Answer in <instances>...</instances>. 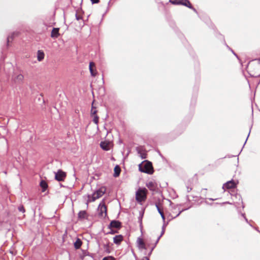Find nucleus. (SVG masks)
<instances>
[{
  "mask_svg": "<svg viewBox=\"0 0 260 260\" xmlns=\"http://www.w3.org/2000/svg\"><path fill=\"white\" fill-rule=\"evenodd\" d=\"M18 35V32H13L11 36H9L7 38V43H8L10 40H12L13 38L15 36Z\"/></svg>",
  "mask_w": 260,
  "mask_h": 260,
  "instance_id": "4be33fe9",
  "label": "nucleus"
},
{
  "mask_svg": "<svg viewBox=\"0 0 260 260\" xmlns=\"http://www.w3.org/2000/svg\"><path fill=\"white\" fill-rule=\"evenodd\" d=\"M165 227H166V224L164 223V225H162V229H164L165 230Z\"/></svg>",
  "mask_w": 260,
  "mask_h": 260,
  "instance_id": "4c0bfd02",
  "label": "nucleus"
},
{
  "mask_svg": "<svg viewBox=\"0 0 260 260\" xmlns=\"http://www.w3.org/2000/svg\"><path fill=\"white\" fill-rule=\"evenodd\" d=\"M121 172V169L118 166H116L114 168V177H117L119 176L120 173Z\"/></svg>",
  "mask_w": 260,
  "mask_h": 260,
  "instance_id": "f3484780",
  "label": "nucleus"
},
{
  "mask_svg": "<svg viewBox=\"0 0 260 260\" xmlns=\"http://www.w3.org/2000/svg\"><path fill=\"white\" fill-rule=\"evenodd\" d=\"M92 4H98L99 3L100 0H90Z\"/></svg>",
  "mask_w": 260,
  "mask_h": 260,
  "instance_id": "2f4dec72",
  "label": "nucleus"
},
{
  "mask_svg": "<svg viewBox=\"0 0 260 260\" xmlns=\"http://www.w3.org/2000/svg\"><path fill=\"white\" fill-rule=\"evenodd\" d=\"M182 0H170V2L173 4L180 5Z\"/></svg>",
  "mask_w": 260,
  "mask_h": 260,
  "instance_id": "5701e85b",
  "label": "nucleus"
},
{
  "mask_svg": "<svg viewBox=\"0 0 260 260\" xmlns=\"http://www.w3.org/2000/svg\"><path fill=\"white\" fill-rule=\"evenodd\" d=\"M110 1L109 2L108 5H110Z\"/></svg>",
  "mask_w": 260,
  "mask_h": 260,
  "instance_id": "c03bdc74",
  "label": "nucleus"
},
{
  "mask_svg": "<svg viewBox=\"0 0 260 260\" xmlns=\"http://www.w3.org/2000/svg\"><path fill=\"white\" fill-rule=\"evenodd\" d=\"M249 135H250V132L248 133V136H249ZM247 139H248V138H247L246 140H247ZM246 141H247V140H246ZM245 142H246V141H245ZM245 143H246V142H245Z\"/></svg>",
  "mask_w": 260,
  "mask_h": 260,
  "instance_id": "79ce46f5",
  "label": "nucleus"
},
{
  "mask_svg": "<svg viewBox=\"0 0 260 260\" xmlns=\"http://www.w3.org/2000/svg\"><path fill=\"white\" fill-rule=\"evenodd\" d=\"M44 53L42 50H38L37 52V58L38 61H42L44 58Z\"/></svg>",
  "mask_w": 260,
  "mask_h": 260,
  "instance_id": "4468645a",
  "label": "nucleus"
},
{
  "mask_svg": "<svg viewBox=\"0 0 260 260\" xmlns=\"http://www.w3.org/2000/svg\"><path fill=\"white\" fill-rule=\"evenodd\" d=\"M98 210L100 215L103 216L104 214L105 216H107V207L104 203L99 204Z\"/></svg>",
  "mask_w": 260,
  "mask_h": 260,
  "instance_id": "423d86ee",
  "label": "nucleus"
},
{
  "mask_svg": "<svg viewBox=\"0 0 260 260\" xmlns=\"http://www.w3.org/2000/svg\"><path fill=\"white\" fill-rule=\"evenodd\" d=\"M66 177V173L61 170H59L56 173H55V178L58 181H63Z\"/></svg>",
  "mask_w": 260,
  "mask_h": 260,
  "instance_id": "39448f33",
  "label": "nucleus"
},
{
  "mask_svg": "<svg viewBox=\"0 0 260 260\" xmlns=\"http://www.w3.org/2000/svg\"><path fill=\"white\" fill-rule=\"evenodd\" d=\"M139 170L141 172L148 174H152L153 173L152 163L147 160H145L139 165Z\"/></svg>",
  "mask_w": 260,
  "mask_h": 260,
  "instance_id": "f257e3e1",
  "label": "nucleus"
},
{
  "mask_svg": "<svg viewBox=\"0 0 260 260\" xmlns=\"http://www.w3.org/2000/svg\"><path fill=\"white\" fill-rule=\"evenodd\" d=\"M142 158H144L145 157L142 156Z\"/></svg>",
  "mask_w": 260,
  "mask_h": 260,
  "instance_id": "49530a36",
  "label": "nucleus"
},
{
  "mask_svg": "<svg viewBox=\"0 0 260 260\" xmlns=\"http://www.w3.org/2000/svg\"><path fill=\"white\" fill-rule=\"evenodd\" d=\"M93 121L95 124H98V122H99V117L96 115L94 116V117H93Z\"/></svg>",
  "mask_w": 260,
  "mask_h": 260,
  "instance_id": "a878e982",
  "label": "nucleus"
},
{
  "mask_svg": "<svg viewBox=\"0 0 260 260\" xmlns=\"http://www.w3.org/2000/svg\"><path fill=\"white\" fill-rule=\"evenodd\" d=\"M182 211H183V210H182V211H180V212H179V213H178V214H177V215L175 217H177L178 216H179V215H180V214Z\"/></svg>",
  "mask_w": 260,
  "mask_h": 260,
  "instance_id": "58836bf2",
  "label": "nucleus"
},
{
  "mask_svg": "<svg viewBox=\"0 0 260 260\" xmlns=\"http://www.w3.org/2000/svg\"><path fill=\"white\" fill-rule=\"evenodd\" d=\"M78 219L83 220L87 218V212L85 211H80L78 214Z\"/></svg>",
  "mask_w": 260,
  "mask_h": 260,
  "instance_id": "ddd939ff",
  "label": "nucleus"
},
{
  "mask_svg": "<svg viewBox=\"0 0 260 260\" xmlns=\"http://www.w3.org/2000/svg\"><path fill=\"white\" fill-rule=\"evenodd\" d=\"M123 240V237L121 235L115 236L113 238V242L117 245H119Z\"/></svg>",
  "mask_w": 260,
  "mask_h": 260,
  "instance_id": "1a4fd4ad",
  "label": "nucleus"
},
{
  "mask_svg": "<svg viewBox=\"0 0 260 260\" xmlns=\"http://www.w3.org/2000/svg\"><path fill=\"white\" fill-rule=\"evenodd\" d=\"M147 189L144 188H139L136 193V200L139 203H141L147 198Z\"/></svg>",
  "mask_w": 260,
  "mask_h": 260,
  "instance_id": "7ed1b4c3",
  "label": "nucleus"
},
{
  "mask_svg": "<svg viewBox=\"0 0 260 260\" xmlns=\"http://www.w3.org/2000/svg\"><path fill=\"white\" fill-rule=\"evenodd\" d=\"M23 76L19 74V75H17L16 77L15 78V81L16 82H21L23 80Z\"/></svg>",
  "mask_w": 260,
  "mask_h": 260,
  "instance_id": "412c9836",
  "label": "nucleus"
},
{
  "mask_svg": "<svg viewBox=\"0 0 260 260\" xmlns=\"http://www.w3.org/2000/svg\"><path fill=\"white\" fill-rule=\"evenodd\" d=\"M260 76V75H258L257 76H256V77H259Z\"/></svg>",
  "mask_w": 260,
  "mask_h": 260,
  "instance_id": "a18cd8bd",
  "label": "nucleus"
},
{
  "mask_svg": "<svg viewBox=\"0 0 260 260\" xmlns=\"http://www.w3.org/2000/svg\"><path fill=\"white\" fill-rule=\"evenodd\" d=\"M180 5H182L189 8L192 9V10H193L194 11L196 12V10L192 7L191 4L190 3L188 0H185L184 2H183V1L182 0L181 3Z\"/></svg>",
  "mask_w": 260,
  "mask_h": 260,
  "instance_id": "f8f14e48",
  "label": "nucleus"
},
{
  "mask_svg": "<svg viewBox=\"0 0 260 260\" xmlns=\"http://www.w3.org/2000/svg\"><path fill=\"white\" fill-rule=\"evenodd\" d=\"M105 191L106 188L105 187H100L94 191L91 196H88V202H94L95 200L101 197L105 193Z\"/></svg>",
  "mask_w": 260,
  "mask_h": 260,
  "instance_id": "f03ea898",
  "label": "nucleus"
},
{
  "mask_svg": "<svg viewBox=\"0 0 260 260\" xmlns=\"http://www.w3.org/2000/svg\"><path fill=\"white\" fill-rule=\"evenodd\" d=\"M82 244V242L81 240L80 239L77 238L76 241L74 243V247H75V249H79L80 248V247L81 246Z\"/></svg>",
  "mask_w": 260,
  "mask_h": 260,
  "instance_id": "a211bd4d",
  "label": "nucleus"
},
{
  "mask_svg": "<svg viewBox=\"0 0 260 260\" xmlns=\"http://www.w3.org/2000/svg\"><path fill=\"white\" fill-rule=\"evenodd\" d=\"M209 200H211V201H214L216 199H212V198H209Z\"/></svg>",
  "mask_w": 260,
  "mask_h": 260,
  "instance_id": "a19ab883",
  "label": "nucleus"
},
{
  "mask_svg": "<svg viewBox=\"0 0 260 260\" xmlns=\"http://www.w3.org/2000/svg\"><path fill=\"white\" fill-rule=\"evenodd\" d=\"M146 186L151 191L157 192L158 190V184L154 180H150L147 182Z\"/></svg>",
  "mask_w": 260,
  "mask_h": 260,
  "instance_id": "20e7f679",
  "label": "nucleus"
},
{
  "mask_svg": "<svg viewBox=\"0 0 260 260\" xmlns=\"http://www.w3.org/2000/svg\"><path fill=\"white\" fill-rule=\"evenodd\" d=\"M101 147L105 151H108L109 150V143L106 142H101L100 143Z\"/></svg>",
  "mask_w": 260,
  "mask_h": 260,
  "instance_id": "2eb2a0df",
  "label": "nucleus"
},
{
  "mask_svg": "<svg viewBox=\"0 0 260 260\" xmlns=\"http://www.w3.org/2000/svg\"><path fill=\"white\" fill-rule=\"evenodd\" d=\"M142 260H149V258L148 257H144Z\"/></svg>",
  "mask_w": 260,
  "mask_h": 260,
  "instance_id": "e433bc0d",
  "label": "nucleus"
},
{
  "mask_svg": "<svg viewBox=\"0 0 260 260\" xmlns=\"http://www.w3.org/2000/svg\"><path fill=\"white\" fill-rule=\"evenodd\" d=\"M243 216H244L245 219L246 220V221L247 222L248 220H247V219L244 216V214H242Z\"/></svg>",
  "mask_w": 260,
  "mask_h": 260,
  "instance_id": "ea45409f",
  "label": "nucleus"
},
{
  "mask_svg": "<svg viewBox=\"0 0 260 260\" xmlns=\"http://www.w3.org/2000/svg\"><path fill=\"white\" fill-rule=\"evenodd\" d=\"M155 245H156V244H155ZM155 246H154V247H153L152 248H151V251L150 252H149V255H150L151 254V252L152 251V250H153L154 248L155 247Z\"/></svg>",
  "mask_w": 260,
  "mask_h": 260,
  "instance_id": "c9c22d12",
  "label": "nucleus"
},
{
  "mask_svg": "<svg viewBox=\"0 0 260 260\" xmlns=\"http://www.w3.org/2000/svg\"><path fill=\"white\" fill-rule=\"evenodd\" d=\"M121 226V223L120 221L118 220H112L111 221L110 224L108 226L109 229L111 228H116V229H120Z\"/></svg>",
  "mask_w": 260,
  "mask_h": 260,
  "instance_id": "6e6552de",
  "label": "nucleus"
},
{
  "mask_svg": "<svg viewBox=\"0 0 260 260\" xmlns=\"http://www.w3.org/2000/svg\"><path fill=\"white\" fill-rule=\"evenodd\" d=\"M232 51L235 55H236V54L234 53V51L232 50Z\"/></svg>",
  "mask_w": 260,
  "mask_h": 260,
  "instance_id": "37998d69",
  "label": "nucleus"
},
{
  "mask_svg": "<svg viewBox=\"0 0 260 260\" xmlns=\"http://www.w3.org/2000/svg\"><path fill=\"white\" fill-rule=\"evenodd\" d=\"M96 112H97L96 110L95 109L93 110V109L92 108L91 109V114L94 116L96 115Z\"/></svg>",
  "mask_w": 260,
  "mask_h": 260,
  "instance_id": "7c9ffc66",
  "label": "nucleus"
},
{
  "mask_svg": "<svg viewBox=\"0 0 260 260\" xmlns=\"http://www.w3.org/2000/svg\"><path fill=\"white\" fill-rule=\"evenodd\" d=\"M156 206V207L157 208V210L158 212V213L160 214L163 221L165 222V216L164 215V212H162V211L160 209V208L159 207V206L157 205V204H156L155 205Z\"/></svg>",
  "mask_w": 260,
  "mask_h": 260,
  "instance_id": "6ab92c4d",
  "label": "nucleus"
},
{
  "mask_svg": "<svg viewBox=\"0 0 260 260\" xmlns=\"http://www.w3.org/2000/svg\"><path fill=\"white\" fill-rule=\"evenodd\" d=\"M143 214H144L143 212H140V216L139 217V222L140 225H141L142 223V218L143 216Z\"/></svg>",
  "mask_w": 260,
  "mask_h": 260,
  "instance_id": "b1692460",
  "label": "nucleus"
},
{
  "mask_svg": "<svg viewBox=\"0 0 260 260\" xmlns=\"http://www.w3.org/2000/svg\"><path fill=\"white\" fill-rule=\"evenodd\" d=\"M236 183L234 181L231 180V181H228L226 183H224L223 185L222 188L224 189L234 188L236 187Z\"/></svg>",
  "mask_w": 260,
  "mask_h": 260,
  "instance_id": "0eeeda50",
  "label": "nucleus"
},
{
  "mask_svg": "<svg viewBox=\"0 0 260 260\" xmlns=\"http://www.w3.org/2000/svg\"><path fill=\"white\" fill-rule=\"evenodd\" d=\"M191 189H191V188L189 187L188 186V187H187V192H189V191H190Z\"/></svg>",
  "mask_w": 260,
  "mask_h": 260,
  "instance_id": "f704fd0d",
  "label": "nucleus"
},
{
  "mask_svg": "<svg viewBox=\"0 0 260 260\" xmlns=\"http://www.w3.org/2000/svg\"><path fill=\"white\" fill-rule=\"evenodd\" d=\"M137 245H138V247L139 249H146L145 243L142 239H141L140 238H138L137 240Z\"/></svg>",
  "mask_w": 260,
  "mask_h": 260,
  "instance_id": "9d476101",
  "label": "nucleus"
},
{
  "mask_svg": "<svg viewBox=\"0 0 260 260\" xmlns=\"http://www.w3.org/2000/svg\"><path fill=\"white\" fill-rule=\"evenodd\" d=\"M103 248L105 251L107 253H109L111 252V245L109 242L106 244H104Z\"/></svg>",
  "mask_w": 260,
  "mask_h": 260,
  "instance_id": "dca6fc26",
  "label": "nucleus"
},
{
  "mask_svg": "<svg viewBox=\"0 0 260 260\" xmlns=\"http://www.w3.org/2000/svg\"><path fill=\"white\" fill-rule=\"evenodd\" d=\"M117 232L116 231H114V230H111V231L108 232V234H114L115 233H116Z\"/></svg>",
  "mask_w": 260,
  "mask_h": 260,
  "instance_id": "473e14b6",
  "label": "nucleus"
},
{
  "mask_svg": "<svg viewBox=\"0 0 260 260\" xmlns=\"http://www.w3.org/2000/svg\"><path fill=\"white\" fill-rule=\"evenodd\" d=\"M76 18L77 20H79L80 19H82V17L81 16L78 15V14H76Z\"/></svg>",
  "mask_w": 260,
  "mask_h": 260,
  "instance_id": "72a5a7b5",
  "label": "nucleus"
},
{
  "mask_svg": "<svg viewBox=\"0 0 260 260\" xmlns=\"http://www.w3.org/2000/svg\"><path fill=\"white\" fill-rule=\"evenodd\" d=\"M18 209L20 212H21L22 213H24L25 211V209H24L23 206H22V205L19 206L18 208Z\"/></svg>",
  "mask_w": 260,
  "mask_h": 260,
  "instance_id": "393cba45",
  "label": "nucleus"
},
{
  "mask_svg": "<svg viewBox=\"0 0 260 260\" xmlns=\"http://www.w3.org/2000/svg\"><path fill=\"white\" fill-rule=\"evenodd\" d=\"M95 66L94 63L93 62H90L89 63V71H90L91 69H93V67Z\"/></svg>",
  "mask_w": 260,
  "mask_h": 260,
  "instance_id": "c756f323",
  "label": "nucleus"
},
{
  "mask_svg": "<svg viewBox=\"0 0 260 260\" xmlns=\"http://www.w3.org/2000/svg\"><path fill=\"white\" fill-rule=\"evenodd\" d=\"M40 185L42 188L43 191H45V190L46 189V188L48 187V185H47V183L44 180H42L40 182Z\"/></svg>",
  "mask_w": 260,
  "mask_h": 260,
  "instance_id": "aec40b11",
  "label": "nucleus"
},
{
  "mask_svg": "<svg viewBox=\"0 0 260 260\" xmlns=\"http://www.w3.org/2000/svg\"><path fill=\"white\" fill-rule=\"evenodd\" d=\"M165 233V230L164 229H162V231H161V234L160 235V236L158 237L156 242H155V244H156L157 243V242H158L159 240L160 239V237L164 234Z\"/></svg>",
  "mask_w": 260,
  "mask_h": 260,
  "instance_id": "bb28decb",
  "label": "nucleus"
},
{
  "mask_svg": "<svg viewBox=\"0 0 260 260\" xmlns=\"http://www.w3.org/2000/svg\"><path fill=\"white\" fill-rule=\"evenodd\" d=\"M59 35V28H53L51 31V37L53 38H57Z\"/></svg>",
  "mask_w": 260,
  "mask_h": 260,
  "instance_id": "9b49d317",
  "label": "nucleus"
},
{
  "mask_svg": "<svg viewBox=\"0 0 260 260\" xmlns=\"http://www.w3.org/2000/svg\"><path fill=\"white\" fill-rule=\"evenodd\" d=\"M103 260H115V258L112 256H108L104 257Z\"/></svg>",
  "mask_w": 260,
  "mask_h": 260,
  "instance_id": "c85d7f7f",
  "label": "nucleus"
},
{
  "mask_svg": "<svg viewBox=\"0 0 260 260\" xmlns=\"http://www.w3.org/2000/svg\"><path fill=\"white\" fill-rule=\"evenodd\" d=\"M90 72L91 76L93 77L95 76L97 73L96 71H94L93 69H91Z\"/></svg>",
  "mask_w": 260,
  "mask_h": 260,
  "instance_id": "cd10ccee",
  "label": "nucleus"
}]
</instances>
